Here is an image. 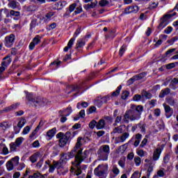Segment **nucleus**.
Returning a JSON list of instances; mask_svg holds the SVG:
<instances>
[{
    "instance_id": "20e7f679",
    "label": "nucleus",
    "mask_w": 178,
    "mask_h": 178,
    "mask_svg": "<svg viewBox=\"0 0 178 178\" xmlns=\"http://www.w3.org/2000/svg\"><path fill=\"white\" fill-rule=\"evenodd\" d=\"M26 99L31 102V104L33 105V106H35V108L44 106V105H45V102H47L45 99L41 97H35L33 93H27Z\"/></svg>"
},
{
    "instance_id": "2f4dec72",
    "label": "nucleus",
    "mask_w": 178,
    "mask_h": 178,
    "mask_svg": "<svg viewBox=\"0 0 178 178\" xmlns=\"http://www.w3.org/2000/svg\"><path fill=\"white\" fill-rule=\"evenodd\" d=\"M37 26H38V19L35 18L32 19V20L31 21V23L29 24V31H33V29L35 27H37Z\"/></svg>"
},
{
    "instance_id": "7ed1b4c3",
    "label": "nucleus",
    "mask_w": 178,
    "mask_h": 178,
    "mask_svg": "<svg viewBox=\"0 0 178 178\" xmlns=\"http://www.w3.org/2000/svg\"><path fill=\"white\" fill-rule=\"evenodd\" d=\"M77 131H73L72 134L70 131H67L65 134L60 132L56 134V138H58V145L60 148L65 147L67 144H69L74 138L77 134Z\"/></svg>"
},
{
    "instance_id": "72a5a7b5",
    "label": "nucleus",
    "mask_w": 178,
    "mask_h": 178,
    "mask_svg": "<svg viewBox=\"0 0 178 178\" xmlns=\"http://www.w3.org/2000/svg\"><path fill=\"white\" fill-rule=\"evenodd\" d=\"M141 95L142 98H146V99H151V98H152V94L144 90L142 91Z\"/></svg>"
},
{
    "instance_id": "f3484780",
    "label": "nucleus",
    "mask_w": 178,
    "mask_h": 178,
    "mask_svg": "<svg viewBox=\"0 0 178 178\" xmlns=\"http://www.w3.org/2000/svg\"><path fill=\"white\" fill-rule=\"evenodd\" d=\"M20 106V103L17 102L14 104H12L10 106L6 107L3 110V112H10V111H15V109H17Z\"/></svg>"
},
{
    "instance_id": "4c0bfd02",
    "label": "nucleus",
    "mask_w": 178,
    "mask_h": 178,
    "mask_svg": "<svg viewBox=\"0 0 178 178\" xmlns=\"http://www.w3.org/2000/svg\"><path fill=\"white\" fill-rule=\"evenodd\" d=\"M84 45H86V42L83 41V40H79L76 42L75 49H79V48H83V47H84Z\"/></svg>"
},
{
    "instance_id": "6ab92c4d",
    "label": "nucleus",
    "mask_w": 178,
    "mask_h": 178,
    "mask_svg": "<svg viewBox=\"0 0 178 178\" xmlns=\"http://www.w3.org/2000/svg\"><path fill=\"white\" fill-rule=\"evenodd\" d=\"M40 154L41 153H40V152H37L29 157V161L31 162V163H35V162L38 161Z\"/></svg>"
},
{
    "instance_id": "ddd939ff",
    "label": "nucleus",
    "mask_w": 178,
    "mask_h": 178,
    "mask_svg": "<svg viewBox=\"0 0 178 178\" xmlns=\"http://www.w3.org/2000/svg\"><path fill=\"white\" fill-rule=\"evenodd\" d=\"M163 106L164 108L165 115L167 119L172 118V116H173V108H172L170 106L165 104H163Z\"/></svg>"
},
{
    "instance_id": "de8ad7c7",
    "label": "nucleus",
    "mask_w": 178,
    "mask_h": 178,
    "mask_svg": "<svg viewBox=\"0 0 178 178\" xmlns=\"http://www.w3.org/2000/svg\"><path fill=\"white\" fill-rule=\"evenodd\" d=\"M19 156H16L14 158H12L10 159V161L14 166H17V165H19Z\"/></svg>"
},
{
    "instance_id": "a19ab883",
    "label": "nucleus",
    "mask_w": 178,
    "mask_h": 178,
    "mask_svg": "<svg viewBox=\"0 0 178 178\" xmlns=\"http://www.w3.org/2000/svg\"><path fill=\"white\" fill-rule=\"evenodd\" d=\"M145 76H147V73L141 72L138 74L135 75V79H136V81H138V80H143V79H144Z\"/></svg>"
},
{
    "instance_id": "bb28decb",
    "label": "nucleus",
    "mask_w": 178,
    "mask_h": 178,
    "mask_svg": "<svg viewBox=\"0 0 178 178\" xmlns=\"http://www.w3.org/2000/svg\"><path fill=\"white\" fill-rule=\"evenodd\" d=\"M147 127V124L143 122H140L138 124V128L140 129V133L142 134H145L147 129H145Z\"/></svg>"
},
{
    "instance_id": "603ef678",
    "label": "nucleus",
    "mask_w": 178,
    "mask_h": 178,
    "mask_svg": "<svg viewBox=\"0 0 178 178\" xmlns=\"http://www.w3.org/2000/svg\"><path fill=\"white\" fill-rule=\"evenodd\" d=\"M129 95H130V92L124 90L122 93L121 98L122 99H127V98H129Z\"/></svg>"
},
{
    "instance_id": "412c9836",
    "label": "nucleus",
    "mask_w": 178,
    "mask_h": 178,
    "mask_svg": "<svg viewBox=\"0 0 178 178\" xmlns=\"http://www.w3.org/2000/svg\"><path fill=\"white\" fill-rule=\"evenodd\" d=\"M55 134H56V129L53 128L47 132L46 136L48 137L49 140H52L55 137Z\"/></svg>"
},
{
    "instance_id": "0e129e2a",
    "label": "nucleus",
    "mask_w": 178,
    "mask_h": 178,
    "mask_svg": "<svg viewBox=\"0 0 178 178\" xmlns=\"http://www.w3.org/2000/svg\"><path fill=\"white\" fill-rule=\"evenodd\" d=\"M134 162L136 163V166H140V165H141V158L136 156L134 158Z\"/></svg>"
},
{
    "instance_id": "ea45409f",
    "label": "nucleus",
    "mask_w": 178,
    "mask_h": 178,
    "mask_svg": "<svg viewBox=\"0 0 178 178\" xmlns=\"http://www.w3.org/2000/svg\"><path fill=\"white\" fill-rule=\"evenodd\" d=\"M176 51V48L168 49L165 54L163 55L164 58H166V56H172L173 55V52Z\"/></svg>"
},
{
    "instance_id": "c9c22d12",
    "label": "nucleus",
    "mask_w": 178,
    "mask_h": 178,
    "mask_svg": "<svg viewBox=\"0 0 178 178\" xmlns=\"http://www.w3.org/2000/svg\"><path fill=\"white\" fill-rule=\"evenodd\" d=\"M10 147V154L12 152H17V148H19L13 142L9 144Z\"/></svg>"
},
{
    "instance_id": "338daca9",
    "label": "nucleus",
    "mask_w": 178,
    "mask_h": 178,
    "mask_svg": "<svg viewBox=\"0 0 178 178\" xmlns=\"http://www.w3.org/2000/svg\"><path fill=\"white\" fill-rule=\"evenodd\" d=\"M134 81H137L135 76H134L133 77H131V79H129L127 81V86H131V84H133V83H134Z\"/></svg>"
},
{
    "instance_id": "680f3d73",
    "label": "nucleus",
    "mask_w": 178,
    "mask_h": 178,
    "mask_svg": "<svg viewBox=\"0 0 178 178\" xmlns=\"http://www.w3.org/2000/svg\"><path fill=\"white\" fill-rule=\"evenodd\" d=\"M165 67L167 70H170V69H173L174 67H176V64L175 63H171L165 65Z\"/></svg>"
},
{
    "instance_id": "4d7b16f0",
    "label": "nucleus",
    "mask_w": 178,
    "mask_h": 178,
    "mask_svg": "<svg viewBox=\"0 0 178 178\" xmlns=\"http://www.w3.org/2000/svg\"><path fill=\"white\" fill-rule=\"evenodd\" d=\"M142 98V95H135L133 97V101H135L136 102H139V101H141Z\"/></svg>"
},
{
    "instance_id": "6e6d98bb",
    "label": "nucleus",
    "mask_w": 178,
    "mask_h": 178,
    "mask_svg": "<svg viewBox=\"0 0 178 178\" xmlns=\"http://www.w3.org/2000/svg\"><path fill=\"white\" fill-rule=\"evenodd\" d=\"M42 165H44V159H40L35 165L36 169H41L42 168Z\"/></svg>"
},
{
    "instance_id": "bf43d9fd",
    "label": "nucleus",
    "mask_w": 178,
    "mask_h": 178,
    "mask_svg": "<svg viewBox=\"0 0 178 178\" xmlns=\"http://www.w3.org/2000/svg\"><path fill=\"white\" fill-rule=\"evenodd\" d=\"M26 124V119H22L18 122L17 126L22 129Z\"/></svg>"
},
{
    "instance_id": "864d4df0",
    "label": "nucleus",
    "mask_w": 178,
    "mask_h": 178,
    "mask_svg": "<svg viewBox=\"0 0 178 178\" xmlns=\"http://www.w3.org/2000/svg\"><path fill=\"white\" fill-rule=\"evenodd\" d=\"M169 161H170V158L169 157V154H166L164 157H163V166L164 168H166V164L169 163Z\"/></svg>"
},
{
    "instance_id": "f704fd0d",
    "label": "nucleus",
    "mask_w": 178,
    "mask_h": 178,
    "mask_svg": "<svg viewBox=\"0 0 178 178\" xmlns=\"http://www.w3.org/2000/svg\"><path fill=\"white\" fill-rule=\"evenodd\" d=\"M19 2L16 1V0L10 1L8 3V6L9 8H11V9H16V8L19 6Z\"/></svg>"
},
{
    "instance_id": "13d9d810",
    "label": "nucleus",
    "mask_w": 178,
    "mask_h": 178,
    "mask_svg": "<svg viewBox=\"0 0 178 178\" xmlns=\"http://www.w3.org/2000/svg\"><path fill=\"white\" fill-rule=\"evenodd\" d=\"M89 127L90 129H95L97 127V121L95 120H92L90 123H89Z\"/></svg>"
},
{
    "instance_id": "f257e3e1",
    "label": "nucleus",
    "mask_w": 178,
    "mask_h": 178,
    "mask_svg": "<svg viewBox=\"0 0 178 178\" xmlns=\"http://www.w3.org/2000/svg\"><path fill=\"white\" fill-rule=\"evenodd\" d=\"M67 155L71 159L74 158L75 156V161L72 162V165H74V166H75L76 168V170L74 172V176H79V175H81L83 172L81 171V170H80V165H81V162H83V161H84V159L87 158V152L85 151L83 153L82 149H80L77 150V149H75L74 147L71 152L69 153Z\"/></svg>"
},
{
    "instance_id": "1a4fd4ad",
    "label": "nucleus",
    "mask_w": 178,
    "mask_h": 178,
    "mask_svg": "<svg viewBox=\"0 0 178 178\" xmlns=\"http://www.w3.org/2000/svg\"><path fill=\"white\" fill-rule=\"evenodd\" d=\"M142 138L143 135H141V134H136L131 138V140H129L128 144H132L135 148H137V146L140 145V143H141Z\"/></svg>"
},
{
    "instance_id": "39448f33",
    "label": "nucleus",
    "mask_w": 178,
    "mask_h": 178,
    "mask_svg": "<svg viewBox=\"0 0 178 178\" xmlns=\"http://www.w3.org/2000/svg\"><path fill=\"white\" fill-rule=\"evenodd\" d=\"M109 154H111V147L108 145H102L97 151L99 161H108Z\"/></svg>"
},
{
    "instance_id": "8fccbe9b",
    "label": "nucleus",
    "mask_w": 178,
    "mask_h": 178,
    "mask_svg": "<svg viewBox=\"0 0 178 178\" xmlns=\"http://www.w3.org/2000/svg\"><path fill=\"white\" fill-rule=\"evenodd\" d=\"M112 172L113 175H115V176H118L119 173H120V170H119L118 166H116V165H113Z\"/></svg>"
},
{
    "instance_id": "69168bd1",
    "label": "nucleus",
    "mask_w": 178,
    "mask_h": 178,
    "mask_svg": "<svg viewBox=\"0 0 178 178\" xmlns=\"http://www.w3.org/2000/svg\"><path fill=\"white\" fill-rule=\"evenodd\" d=\"M10 15H11V16H15V17H19V16H20V12H19V11H15V10H11L10 11Z\"/></svg>"
},
{
    "instance_id": "473e14b6",
    "label": "nucleus",
    "mask_w": 178,
    "mask_h": 178,
    "mask_svg": "<svg viewBox=\"0 0 178 178\" xmlns=\"http://www.w3.org/2000/svg\"><path fill=\"white\" fill-rule=\"evenodd\" d=\"M67 90H70V91H67V94H70L71 92H73V91H79V90H80V86L71 85L67 88Z\"/></svg>"
},
{
    "instance_id": "393cba45",
    "label": "nucleus",
    "mask_w": 178,
    "mask_h": 178,
    "mask_svg": "<svg viewBox=\"0 0 178 178\" xmlns=\"http://www.w3.org/2000/svg\"><path fill=\"white\" fill-rule=\"evenodd\" d=\"M129 137H130V134L129 132H124L120 137H118V140H120V143H124Z\"/></svg>"
},
{
    "instance_id": "aec40b11",
    "label": "nucleus",
    "mask_w": 178,
    "mask_h": 178,
    "mask_svg": "<svg viewBox=\"0 0 178 178\" xmlns=\"http://www.w3.org/2000/svg\"><path fill=\"white\" fill-rule=\"evenodd\" d=\"M169 94H170V88H165L161 90L159 97L160 98H165V97H166V95H169Z\"/></svg>"
},
{
    "instance_id": "cd10ccee",
    "label": "nucleus",
    "mask_w": 178,
    "mask_h": 178,
    "mask_svg": "<svg viewBox=\"0 0 178 178\" xmlns=\"http://www.w3.org/2000/svg\"><path fill=\"white\" fill-rule=\"evenodd\" d=\"M178 78H174L170 83L169 87L172 90H176L177 88Z\"/></svg>"
},
{
    "instance_id": "0eeeda50",
    "label": "nucleus",
    "mask_w": 178,
    "mask_h": 178,
    "mask_svg": "<svg viewBox=\"0 0 178 178\" xmlns=\"http://www.w3.org/2000/svg\"><path fill=\"white\" fill-rule=\"evenodd\" d=\"M108 172V165H99L95 170H94V173L95 176H98L100 177V176H104L105 173Z\"/></svg>"
},
{
    "instance_id": "4be33fe9",
    "label": "nucleus",
    "mask_w": 178,
    "mask_h": 178,
    "mask_svg": "<svg viewBox=\"0 0 178 178\" xmlns=\"http://www.w3.org/2000/svg\"><path fill=\"white\" fill-rule=\"evenodd\" d=\"M123 127H126V125H120L119 127H115L112 131V134H122L123 133Z\"/></svg>"
},
{
    "instance_id": "f03ea898",
    "label": "nucleus",
    "mask_w": 178,
    "mask_h": 178,
    "mask_svg": "<svg viewBox=\"0 0 178 178\" xmlns=\"http://www.w3.org/2000/svg\"><path fill=\"white\" fill-rule=\"evenodd\" d=\"M144 111V106L142 105L131 104L130 109L125 112L123 118L124 123H129V120H138L141 118V114Z\"/></svg>"
},
{
    "instance_id": "6e6552de",
    "label": "nucleus",
    "mask_w": 178,
    "mask_h": 178,
    "mask_svg": "<svg viewBox=\"0 0 178 178\" xmlns=\"http://www.w3.org/2000/svg\"><path fill=\"white\" fill-rule=\"evenodd\" d=\"M15 40H16V36L15 34L11 33L9 35L5 37L4 39V45L7 48H12L15 44Z\"/></svg>"
},
{
    "instance_id": "7c9ffc66",
    "label": "nucleus",
    "mask_w": 178,
    "mask_h": 178,
    "mask_svg": "<svg viewBox=\"0 0 178 178\" xmlns=\"http://www.w3.org/2000/svg\"><path fill=\"white\" fill-rule=\"evenodd\" d=\"M54 165L56 166V169H57V170H60V169L63 168V165H65L64 162L62 161V159H60L58 161H54Z\"/></svg>"
},
{
    "instance_id": "37998d69",
    "label": "nucleus",
    "mask_w": 178,
    "mask_h": 178,
    "mask_svg": "<svg viewBox=\"0 0 178 178\" xmlns=\"http://www.w3.org/2000/svg\"><path fill=\"white\" fill-rule=\"evenodd\" d=\"M82 108H87L88 106V103L87 102H83L82 103H77L76 108L77 109H81Z\"/></svg>"
},
{
    "instance_id": "e2e57ef3",
    "label": "nucleus",
    "mask_w": 178,
    "mask_h": 178,
    "mask_svg": "<svg viewBox=\"0 0 178 178\" xmlns=\"http://www.w3.org/2000/svg\"><path fill=\"white\" fill-rule=\"evenodd\" d=\"M60 115L61 116L60 121L61 122V123H65V122L67 120V118H66V116H69V115H66V114L65 115L62 113H60Z\"/></svg>"
},
{
    "instance_id": "a211bd4d",
    "label": "nucleus",
    "mask_w": 178,
    "mask_h": 178,
    "mask_svg": "<svg viewBox=\"0 0 178 178\" xmlns=\"http://www.w3.org/2000/svg\"><path fill=\"white\" fill-rule=\"evenodd\" d=\"M54 15H55V13L49 12L44 17H42V20H43L44 23H48V22H51V19Z\"/></svg>"
},
{
    "instance_id": "a878e982",
    "label": "nucleus",
    "mask_w": 178,
    "mask_h": 178,
    "mask_svg": "<svg viewBox=\"0 0 178 178\" xmlns=\"http://www.w3.org/2000/svg\"><path fill=\"white\" fill-rule=\"evenodd\" d=\"M97 4L98 1H95L93 2H91L90 4H86L85 6H83V8L84 9H86V10H88L89 9H94V8H95V6H97Z\"/></svg>"
},
{
    "instance_id": "423d86ee",
    "label": "nucleus",
    "mask_w": 178,
    "mask_h": 178,
    "mask_svg": "<svg viewBox=\"0 0 178 178\" xmlns=\"http://www.w3.org/2000/svg\"><path fill=\"white\" fill-rule=\"evenodd\" d=\"M173 16H176V13L172 14H165L163 16L161 19V22H160L159 25L158 26V29L159 30H162L164 27H166L167 24H169V19H172Z\"/></svg>"
},
{
    "instance_id": "2eb2a0df",
    "label": "nucleus",
    "mask_w": 178,
    "mask_h": 178,
    "mask_svg": "<svg viewBox=\"0 0 178 178\" xmlns=\"http://www.w3.org/2000/svg\"><path fill=\"white\" fill-rule=\"evenodd\" d=\"M76 6H77V3H74L71 5H70L69 8H67L66 12L64 14V17H67V16H70V13H72V12L74 11Z\"/></svg>"
},
{
    "instance_id": "58836bf2",
    "label": "nucleus",
    "mask_w": 178,
    "mask_h": 178,
    "mask_svg": "<svg viewBox=\"0 0 178 178\" xmlns=\"http://www.w3.org/2000/svg\"><path fill=\"white\" fill-rule=\"evenodd\" d=\"M37 9H38V7L34 4H31L26 8L27 12H35Z\"/></svg>"
},
{
    "instance_id": "09e8293b",
    "label": "nucleus",
    "mask_w": 178,
    "mask_h": 178,
    "mask_svg": "<svg viewBox=\"0 0 178 178\" xmlns=\"http://www.w3.org/2000/svg\"><path fill=\"white\" fill-rule=\"evenodd\" d=\"M122 90V85L119 86L117 89L115 90V91L113 92L111 95L113 97H118V95H119V94H120V90Z\"/></svg>"
},
{
    "instance_id": "5fc2aeb1",
    "label": "nucleus",
    "mask_w": 178,
    "mask_h": 178,
    "mask_svg": "<svg viewBox=\"0 0 178 178\" xmlns=\"http://www.w3.org/2000/svg\"><path fill=\"white\" fill-rule=\"evenodd\" d=\"M124 52H126V44H123L119 51V56H123V54H124Z\"/></svg>"
},
{
    "instance_id": "dca6fc26",
    "label": "nucleus",
    "mask_w": 178,
    "mask_h": 178,
    "mask_svg": "<svg viewBox=\"0 0 178 178\" xmlns=\"http://www.w3.org/2000/svg\"><path fill=\"white\" fill-rule=\"evenodd\" d=\"M161 154H162V148L157 147L153 152L152 159L154 161H158L161 156Z\"/></svg>"
},
{
    "instance_id": "9d476101",
    "label": "nucleus",
    "mask_w": 178,
    "mask_h": 178,
    "mask_svg": "<svg viewBox=\"0 0 178 178\" xmlns=\"http://www.w3.org/2000/svg\"><path fill=\"white\" fill-rule=\"evenodd\" d=\"M111 99V95H106L104 97L99 96L95 99V104L99 106V108H101L104 104H106L108 101Z\"/></svg>"
},
{
    "instance_id": "c03bdc74",
    "label": "nucleus",
    "mask_w": 178,
    "mask_h": 178,
    "mask_svg": "<svg viewBox=\"0 0 178 178\" xmlns=\"http://www.w3.org/2000/svg\"><path fill=\"white\" fill-rule=\"evenodd\" d=\"M6 166L7 168V170H8V172H10L13 168H14V165H13V163H12V161H8L6 164Z\"/></svg>"
},
{
    "instance_id": "e433bc0d",
    "label": "nucleus",
    "mask_w": 178,
    "mask_h": 178,
    "mask_svg": "<svg viewBox=\"0 0 178 178\" xmlns=\"http://www.w3.org/2000/svg\"><path fill=\"white\" fill-rule=\"evenodd\" d=\"M82 140H83V138H81V137H79L77 138L76 145L74 147V148H75V149H76L78 151H79V149H81L80 148L81 147V145H83V143H81Z\"/></svg>"
},
{
    "instance_id": "49530a36",
    "label": "nucleus",
    "mask_w": 178,
    "mask_h": 178,
    "mask_svg": "<svg viewBox=\"0 0 178 178\" xmlns=\"http://www.w3.org/2000/svg\"><path fill=\"white\" fill-rule=\"evenodd\" d=\"M23 140L24 138L22 137L17 138L15 142H13L14 144H15L18 147L23 144Z\"/></svg>"
},
{
    "instance_id": "3c124183",
    "label": "nucleus",
    "mask_w": 178,
    "mask_h": 178,
    "mask_svg": "<svg viewBox=\"0 0 178 178\" xmlns=\"http://www.w3.org/2000/svg\"><path fill=\"white\" fill-rule=\"evenodd\" d=\"M99 5L102 8H104L105 6H108V5H109V1H108V0H101L100 1H99Z\"/></svg>"
},
{
    "instance_id": "4468645a",
    "label": "nucleus",
    "mask_w": 178,
    "mask_h": 178,
    "mask_svg": "<svg viewBox=\"0 0 178 178\" xmlns=\"http://www.w3.org/2000/svg\"><path fill=\"white\" fill-rule=\"evenodd\" d=\"M138 12V6H131L124 10V14L129 15V13H137Z\"/></svg>"
},
{
    "instance_id": "a18cd8bd",
    "label": "nucleus",
    "mask_w": 178,
    "mask_h": 178,
    "mask_svg": "<svg viewBox=\"0 0 178 178\" xmlns=\"http://www.w3.org/2000/svg\"><path fill=\"white\" fill-rule=\"evenodd\" d=\"M45 176L47 175H41V173L38 172V173L33 174V175H29V178H45Z\"/></svg>"
},
{
    "instance_id": "79ce46f5",
    "label": "nucleus",
    "mask_w": 178,
    "mask_h": 178,
    "mask_svg": "<svg viewBox=\"0 0 178 178\" xmlns=\"http://www.w3.org/2000/svg\"><path fill=\"white\" fill-rule=\"evenodd\" d=\"M72 112H73V110H72V106H69L65 111H60L59 113H66V116H69Z\"/></svg>"
},
{
    "instance_id": "5701e85b",
    "label": "nucleus",
    "mask_w": 178,
    "mask_h": 178,
    "mask_svg": "<svg viewBox=\"0 0 178 178\" xmlns=\"http://www.w3.org/2000/svg\"><path fill=\"white\" fill-rule=\"evenodd\" d=\"M166 102L168 105H170V106H177V99L169 97L166 99Z\"/></svg>"
},
{
    "instance_id": "9b49d317",
    "label": "nucleus",
    "mask_w": 178,
    "mask_h": 178,
    "mask_svg": "<svg viewBox=\"0 0 178 178\" xmlns=\"http://www.w3.org/2000/svg\"><path fill=\"white\" fill-rule=\"evenodd\" d=\"M49 168V173H54L55 172V169H56V167L55 165V163L53 161V162L51 163L50 160H47L44 163V165L43 167V170H47Z\"/></svg>"
},
{
    "instance_id": "c85d7f7f",
    "label": "nucleus",
    "mask_w": 178,
    "mask_h": 178,
    "mask_svg": "<svg viewBox=\"0 0 178 178\" xmlns=\"http://www.w3.org/2000/svg\"><path fill=\"white\" fill-rule=\"evenodd\" d=\"M0 147H2V155H8V154H10V150L9 151V149L6 146V144L1 143H0Z\"/></svg>"
},
{
    "instance_id": "774afa93",
    "label": "nucleus",
    "mask_w": 178,
    "mask_h": 178,
    "mask_svg": "<svg viewBox=\"0 0 178 178\" xmlns=\"http://www.w3.org/2000/svg\"><path fill=\"white\" fill-rule=\"evenodd\" d=\"M173 31V28L172 26H168L165 30L164 33L165 34H170Z\"/></svg>"
},
{
    "instance_id": "052dcab7",
    "label": "nucleus",
    "mask_w": 178,
    "mask_h": 178,
    "mask_svg": "<svg viewBox=\"0 0 178 178\" xmlns=\"http://www.w3.org/2000/svg\"><path fill=\"white\" fill-rule=\"evenodd\" d=\"M30 130H31V128L30 127V126H26L24 128L23 131H22V134H29V133H30Z\"/></svg>"
},
{
    "instance_id": "c756f323",
    "label": "nucleus",
    "mask_w": 178,
    "mask_h": 178,
    "mask_svg": "<svg viewBox=\"0 0 178 178\" xmlns=\"http://www.w3.org/2000/svg\"><path fill=\"white\" fill-rule=\"evenodd\" d=\"M3 62L1 63L4 66L7 67L10 65L12 63V58H10V56H6L3 58Z\"/></svg>"
},
{
    "instance_id": "b1692460",
    "label": "nucleus",
    "mask_w": 178,
    "mask_h": 178,
    "mask_svg": "<svg viewBox=\"0 0 178 178\" xmlns=\"http://www.w3.org/2000/svg\"><path fill=\"white\" fill-rule=\"evenodd\" d=\"M105 120L101 119L97 122L96 129H97V130H102V129L105 128Z\"/></svg>"
},
{
    "instance_id": "f8f14e48",
    "label": "nucleus",
    "mask_w": 178,
    "mask_h": 178,
    "mask_svg": "<svg viewBox=\"0 0 178 178\" xmlns=\"http://www.w3.org/2000/svg\"><path fill=\"white\" fill-rule=\"evenodd\" d=\"M41 42V36L40 35H37L32 40V42L29 44V48L30 51H33L34 48H35V45H38Z\"/></svg>"
}]
</instances>
